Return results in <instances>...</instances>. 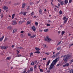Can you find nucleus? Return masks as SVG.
Instances as JSON below:
<instances>
[{"mask_svg":"<svg viewBox=\"0 0 73 73\" xmlns=\"http://www.w3.org/2000/svg\"><path fill=\"white\" fill-rule=\"evenodd\" d=\"M7 60H11V58L10 57H8L7 58Z\"/></svg>","mask_w":73,"mask_h":73,"instance_id":"nucleus-41","label":"nucleus"},{"mask_svg":"<svg viewBox=\"0 0 73 73\" xmlns=\"http://www.w3.org/2000/svg\"><path fill=\"white\" fill-rule=\"evenodd\" d=\"M32 29H33V31L35 32L36 30V27L35 26H33L32 27Z\"/></svg>","mask_w":73,"mask_h":73,"instance_id":"nucleus-7","label":"nucleus"},{"mask_svg":"<svg viewBox=\"0 0 73 73\" xmlns=\"http://www.w3.org/2000/svg\"><path fill=\"white\" fill-rule=\"evenodd\" d=\"M59 52H58L57 53H56L54 55L52 56V57H53V58H54L55 57H56L59 54Z\"/></svg>","mask_w":73,"mask_h":73,"instance_id":"nucleus-4","label":"nucleus"},{"mask_svg":"<svg viewBox=\"0 0 73 73\" xmlns=\"http://www.w3.org/2000/svg\"><path fill=\"white\" fill-rule=\"evenodd\" d=\"M17 54H19V53H20V51H19L18 50H17Z\"/></svg>","mask_w":73,"mask_h":73,"instance_id":"nucleus-50","label":"nucleus"},{"mask_svg":"<svg viewBox=\"0 0 73 73\" xmlns=\"http://www.w3.org/2000/svg\"><path fill=\"white\" fill-rule=\"evenodd\" d=\"M67 20H68V18H66V20L64 21V24H65V23H66V22L67 21Z\"/></svg>","mask_w":73,"mask_h":73,"instance_id":"nucleus-24","label":"nucleus"},{"mask_svg":"<svg viewBox=\"0 0 73 73\" xmlns=\"http://www.w3.org/2000/svg\"><path fill=\"white\" fill-rule=\"evenodd\" d=\"M27 72V69L26 68L25 69V70L23 71V73H25V72Z\"/></svg>","mask_w":73,"mask_h":73,"instance_id":"nucleus-27","label":"nucleus"},{"mask_svg":"<svg viewBox=\"0 0 73 73\" xmlns=\"http://www.w3.org/2000/svg\"><path fill=\"white\" fill-rule=\"evenodd\" d=\"M48 36H46L44 38V40L45 41H48Z\"/></svg>","mask_w":73,"mask_h":73,"instance_id":"nucleus-10","label":"nucleus"},{"mask_svg":"<svg viewBox=\"0 0 73 73\" xmlns=\"http://www.w3.org/2000/svg\"><path fill=\"white\" fill-rule=\"evenodd\" d=\"M68 3V0H64V5H66Z\"/></svg>","mask_w":73,"mask_h":73,"instance_id":"nucleus-8","label":"nucleus"},{"mask_svg":"<svg viewBox=\"0 0 73 73\" xmlns=\"http://www.w3.org/2000/svg\"><path fill=\"white\" fill-rule=\"evenodd\" d=\"M25 3H24L22 4V8H24L25 7Z\"/></svg>","mask_w":73,"mask_h":73,"instance_id":"nucleus-13","label":"nucleus"},{"mask_svg":"<svg viewBox=\"0 0 73 73\" xmlns=\"http://www.w3.org/2000/svg\"><path fill=\"white\" fill-rule=\"evenodd\" d=\"M19 5V4L18 3H14V5Z\"/></svg>","mask_w":73,"mask_h":73,"instance_id":"nucleus-37","label":"nucleus"},{"mask_svg":"<svg viewBox=\"0 0 73 73\" xmlns=\"http://www.w3.org/2000/svg\"><path fill=\"white\" fill-rule=\"evenodd\" d=\"M65 31H62L61 32V35L62 36H63L64 34L65 33Z\"/></svg>","mask_w":73,"mask_h":73,"instance_id":"nucleus-20","label":"nucleus"},{"mask_svg":"<svg viewBox=\"0 0 73 73\" xmlns=\"http://www.w3.org/2000/svg\"><path fill=\"white\" fill-rule=\"evenodd\" d=\"M28 36H31V34L29 33H28Z\"/></svg>","mask_w":73,"mask_h":73,"instance_id":"nucleus-45","label":"nucleus"},{"mask_svg":"<svg viewBox=\"0 0 73 73\" xmlns=\"http://www.w3.org/2000/svg\"><path fill=\"white\" fill-rule=\"evenodd\" d=\"M24 33V31H21V33Z\"/></svg>","mask_w":73,"mask_h":73,"instance_id":"nucleus-60","label":"nucleus"},{"mask_svg":"<svg viewBox=\"0 0 73 73\" xmlns=\"http://www.w3.org/2000/svg\"><path fill=\"white\" fill-rule=\"evenodd\" d=\"M35 50L37 51H39L40 50V49L38 47L35 48Z\"/></svg>","mask_w":73,"mask_h":73,"instance_id":"nucleus-17","label":"nucleus"},{"mask_svg":"<svg viewBox=\"0 0 73 73\" xmlns=\"http://www.w3.org/2000/svg\"><path fill=\"white\" fill-rule=\"evenodd\" d=\"M47 41H48V42L52 41V39H51V38H50L49 37H48Z\"/></svg>","mask_w":73,"mask_h":73,"instance_id":"nucleus-14","label":"nucleus"},{"mask_svg":"<svg viewBox=\"0 0 73 73\" xmlns=\"http://www.w3.org/2000/svg\"><path fill=\"white\" fill-rule=\"evenodd\" d=\"M60 65V64H57V65H56V66H59Z\"/></svg>","mask_w":73,"mask_h":73,"instance_id":"nucleus-64","label":"nucleus"},{"mask_svg":"<svg viewBox=\"0 0 73 73\" xmlns=\"http://www.w3.org/2000/svg\"><path fill=\"white\" fill-rule=\"evenodd\" d=\"M59 13H60V15H61L62 13V11L61 10H60L59 11Z\"/></svg>","mask_w":73,"mask_h":73,"instance_id":"nucleus-34","label":"nucleus"},{"mask_svg":"<svg viewBox=\"0 0 73 73\" xmlns=\"http://www.w3.org/2000/svg\"><path fill=\"white\" fill-rule=\"evenodd\" d=\"M29 7H30V6H28V7L27 8V10H28V9H29Z\"/></svg>","mask_w":73,"mask_h":73,"instance_id":"nucleus-53","label":"nucleus"},{"mask_svg":"<svg viewBox=\"0 0 73 73\" xmlns=\"http://www.w3.org/2000/svg\"><path fill=\"white\" fill-rule=\"evenodd\" d=\"M31 21H28L27 22V24L28 25V24H31Z\"/></svg>","mask_w":73,"mask_h":73,"instance_id":"nucleus-23","label":"nucleus"},{"mask_svg":"<svg viewBox=\"0 0 73 73\" xmlns=\"http://www.w3.org/2000/svg\"><path fill=\"white\" fill-rule=\"evenodd\" d=\"M35 53H37V54H40V51H36Z\"/></svg>","mask_w":73,"mask_h":73,"instance_id":"nucleus-29","label":"nucleus"},{"mask_svg":"<svg viewBox=\"0 0 73 73\" xmlns=\"http://www.w3.org/2000/svg\"><path fill=\"white\" fill-rule=\"evenodd\" d=\"M11 47H12V48H14V47H15V45H13L11 46Z\"/></svg>","mask_w":73,"mask_h":73,"instance_id":"nucleus-59","label":"nucleus"},{"mask_svg":"<svg viewBox=\"0 0 73 73\" xmlns=\"http://www.w3.org/2000/svg\"><path fill=\"white\" fill-rule=\"evenodd\" d=\"M66 19V17H63V20H65Z\"/></svg>","mask_w":73,"mask_h":73,"instance_id":"nucleus-44","label":"nucleus"},{"mask_svg":"<svg viewBox=\"0 0 73 73\" xmlns=\"http://www.w3.org/2000/svg\"><path fill=\"white\" fill-rule=\"evenodd\" d=\"M12 24L13 25H16V24H17L16 21L14 20L13 21V22L12 23Z\"/></svg>","mask_w":73,"mask_h":73,"instance_id":"nucleus-3","label":"nucleus"},{"mask_svg":"<svg viewBox=\"0 0 73 73\" xmlns=\"http://www.w3.org/2000/svg\"><path fill=\"white\" fill-rule=\"evenodd\" d=\"M73 62V60L72 59L70 61V64H72V62Z\"/></svg>","mask_w":73,"mask_h":73,"instance_id":"nucleus-35","label":"nucleus"},{"mask_svg":"<svg viewBox=\"0 0 73 73\" xmlns=\"http://www.w3.org/2000/svg\"><path fill=\"white\" fill-rule=\"evenodd\" d=\"M43 60L44 61H45V60H46V58H43Z\"/></svg>","mask_w":73,"mask_h":73,"instance_id":"nucleus-52","label":"nucleus"},{"mask_svg":"<svg viewBox=\"0 0 73 73\" xmlns=\"http://www.w3.org/2000/svg\"><path fill=\"white\" fill-rule=\"evenodd\" d=\"M34 15V13L33 12H32L31 14V16H33Z\"/></svg>","mask_w":73,"mask_h":73,"instance_id":"nucleus-43","label":"nucleus"},{"mask_svg":"<svg viewBox=\"0 0 73 73\" xmlns=\"http://www.w3.org/2000/svg\"><path fill=\"white\" fill-rule=\"evenodd\" d=\"M36 36V35H33V36H31L30 37V38H34V37H35Z\"/></svg>","mask_w":73,"mask_h":73,"instance_id":"nucleus-16","label":"nucleus"},{"mask_svg":"<svg viewBox=\"0 0 73 73\" xmlns=\"http://www.w3.org/2000/svg\"><path fill=\"white\" fill-rule=\"evenodd\" d=\"M31 65H33L35 64V62H32L31 63Z\"/></svg>","mask_w":73,"mask_h":73,"instance_id":"nucleus-42","label":"nucleus"},{"mask_svg":"<svg viewBox=\"0 0 73 73\" xmlns=\"http://www.w3.org/2000/svg\"><path fill=\"white\" fill-rule=\"evenodd\" d=\"M33 67H31L30 69V72H33Z\"/></svg>","mask_w":73,"mask_h":73,"instance_id":"nucleus-18","label":"nucleus"},{"mask_svg":"<svg viewBox=\"0 0 73 73\" xmlns=\"http://www.w3.org/2000/svg\"><path fill=\"white\" fill-rule=\"evenodd\" d=\"M15 14H13V15H12V19H14V17H15Z\"/></svg>","mask_w":73,"mask_h":73,"instance_id":"nucleus-22","label":"nucleus"},{"mask_svg":"<svg viewBox=\"0 0 73 73\" xmlns=\"http://www.w3.org/2000/svg\"><path fill=\"white\" fill-rule=\"evenodd\" d=\"M38 23L37 22L35 23V25H38Z\"/></svg>","mask_w":73,"mask_h":73,"instance_id":"nucleus-36","label":"nucleus"},{"mask_svg":"<svg viewBox=\"0 0 73 73\" xmlns=\"http://www.w3.org/2000/svg\"><path fill=\"white\" fill-rule=\"evenodd\" d=\"M23 14V16H25L26 15V14L27 13V12H21L20 13V14L21 15V14Z\"/></svg>","mask_w":73,"mask_h":73,"instance_id":"nucleus-5","label":"nucleus"},{"mask_svg":"<svg viewBox=\"0 0 73 73\" xmlns=\"http://www.w3.org/2000/svg\"><path fill=\"white\" fill-rule=\"evenodd\" d=\"M54 10L55 11H57V8H55L54 9Z\"/></svg>","mask_w":73,"mask_h":73,"instance_id":"nucleus-56","label":"nucleus"},{"mask_svg":"<svg viewBox=\"0 0 73 73\" xmlns=\"http://www.w3.org/2000/svg\"><path fill=\"white\" fill-rule=\"evenodd\" d=\"M72 0H69V3H72Z\"/></svg>","mask_w":73,"mask_h":73,"instance_id":"nucleus-46","label":"nucleus"},{"mask_svg":"<svg viewBox=\"0 0 73 73\" xmlns=\"http://www.w3.org/2000/svg\"><path fill=\"white\" fill-rule=\"evenodd\" d=\"M43 46V48H48V46L46 45L45 44H44Z\"/></svg>","mask_w":73,"mask_h":73,"instance_id":"nucleus-19","label":"nucleus"},{"mask_svg":"<svg viewBox=\"0 0 73 73\" xmlns=\"http://www.w3.org/2000/svg\"><path fill=\"white\" fill-rule=\"evenodd\" d=\"M37 68V65H35L34 66V69H36Z\"/></svg>","mask_w":73,"mask_h":73,"instance_id":"nucleus-38","label":"nucleus"},{"mask_svg":"<svg viewBox=\"0 0 73 73\" xmlns=\"http://www.w3.org/2000/svg\"><path fill=\"white\" fill-rule=\"evenodd\" d=\"M0 16H1V18H3V14L2 13L1 15H0Z\"/></svg>","mask_w":73,"mask_h":73,"instance_id":"nucleus-33","label":"nucleus"},{"mask_svg":"<svg viewBox=\"0 0 73 73\" xmlns=\"http://www.w3.org/2000/svg\"><path fill=\"white\" fill-rule=\"evenodd\" d=\"M21 54H19L18 55V57H21Z\"/></svg>","mask_w":73,"mask_h":73,"instance_id":"nucleus-55","label":"nucleus"},{"mask_svg":"<svg viewBox=\"0 0 73 73\" xmlns=\"http://www.w3.org/2000/svg\"><path fill=\"white\" fill-rule=\"evenodd\" d=\"M4 38V36H3L2 37H1L0 38V42L1 41L3 40V38Z\"/></svg>","mask_w":73,"mask_h":73,"instance_id":"nucleus-15","label":"nucleus"},{"mask_svg":"<svg viewBox=\"0 0 73 73\" xmlns=\"http://www.w3.org/2000/svg\"><path fill=\"white\" fill-rule=\"evenodd\" d=\"M61 42L62 41L61 40L58 43V44H57V45H60V44H61Z\"/></svg>","mask_w":73,"mask_h":73,"instance_id":"nucleus-32","label":"nucleus"},{"mask_svg":"<svg viewBox=\"0 0 73 73\" xmlns=\"http://www.w3.org/2000/svg\"><path fill=\"white\" fill-rule=\"evenodd\" d=\"M57 50H60V47H58V48H57Z\"/></svg>","mask_w":73,"mask_h":73,"instance_id":"nucleus-54","label":"nucleus"},{"mask_svg":"<svg viewBox=\"0 0 73 73\" xmlns=\"http://www.w3.org/2000/svg\"><path fill=\"white\" fill-rule=\"evenodd\" d=\"M49 30L48 29H46L44 30V32H48Z\"/></svg>","mask_w":73,"mask_h":73,"instance_id":"nucleus-31","label":"nucleus"},{"mask_svg":"<svg viewBox=\"0 0 73 73\" xmlns=\"http://www.w3.org/2000/svg\"><path fill=\"white\" fill-rule=\"evenodd\" d=\"M60 57H57L56 58V59L53 61L52 63L51 64L50 67V69H52L53 68L54 65L56 64V62H57V61H59V58Z\"/></svg>","mask_w":73,"mask_h":73,"instance_id":"nucleus-1","label":"nucleus"},{"mask_svg":"<svg viewBox=\"0 0 73 73\" xmlns=\"http://www.w3.org/2000/svg\"><path fill=\"white\" fill-rule=\"evenodd\" d=\"M61 1V0H58V2H59V3H60Z\"/></svg>","mask_w":73,"mask_h":73,"instance_id":"nucleus-57","label":"nucleus"},{"mask_svg":"<svg viewBox=\"0 0 73 73\" xmlns=\"http://www.w3.org/2000/svg\"><path fill=\"white\" fill-rule=\"evenodd\" d=\"M50 62V60H48V62H47V64H46V67L49 66V65Z\"/></svg>","mask_w":73,"mask_h":73,"instance_id":"nucleus-6","label":"nucleus"},{"mask_svg":"<svg viewBox=\"0 0 73 73\" xmlns=\"http://www.w3.org/2000/svg\"><path fill=\"white\" fill-rule=\"evenodd\" d=\"M1 49H5V46H1Z\"/></svg>","mask_w":73,"mask_h":73,"instance_id":"nucleus-26","label":"nucleus"},{"mask_svg":"<svg viewBox=\"0 0 73 73\" xmlns=\"http://www.w3.org/2000/svg\"><path fill=\"white\" fill-rule=\"evenodd\" d=\"M7 40H8V38H6L5 39V40H4V41L5 42V41H7Z\"/></svg>","mask_w":73,"mask_h":73,"instance_id":"nucleus-47","label":"nucleus"},{"mask_svg":"<svg viewBox=\"0 0 73 73\" xmlns=\"http://www.w3.org/2000/svg\"><path fill=\"white\" fill-rule=\"evenodd\" d=\"M47 26H48V27H49L50 26V24H47L46 25Z\"/></svg>","mask_w":73,"mask_h":73,"instance_id":"nucleus-51","label":"nucleus"},{"mask_svg":"<svg viewBox=\"0 0 73 73\" xmlns=\"http://www.w3.org/2000/svg\"><path fill=\"white\" fill-rule=\"evenodd\" d=\"M39 12L40 13V14H41V13H42V11H41V10H40L39 11Z\"/></svg>","mask_w":73,"mask_h":73,"instance_id":"nucleus-48","label":"nucleus"},{"mask_svg":"<svg viewBox=\"0 0 73 73\" xmlns=\"http://www.w3.org/2000/svg\"><path fill=\"white\" fill-rule=\"evenodd\" d=\"M33 54L32 52H31L30 53V57H32V56H33Z\"/></svg>","mask_w":73,"mask_h":73,"instance_id":"nucleus-28","label":"nucleus"},{"mask_svg":"<svg viewBox=\"0 0 73 73\" xmlns=\"http://www.w3.org/2000/svg\"><path fill=\"white\" fill-rule=\"evenodd\" d=\"M17 31V29H14L13 31V33H16Z\"/></svg>","mask_w":73,"mask_h":73,"instance_id":"nucleus-12","label":"nucleus"},{"mask_svg":"<svg viewBox=\"0 0 73 73\" xmlns=\"http://www.w3.org/2000/svg\"><path fill=\"white\" fill-rule=\"evenodd\" d=\"M7 28L8 29H9V30H11V29H12V27L11 26H9L7 27Z\"/></svg>","mask_w":73,"mask_h":73,"instance_id":"nucleus-11","label":"nucleus"},{"mask_svg":"<svg viewBox=\"0 0 73 73\" xmlns=\"http://www.w3.org/2000/svg\"><path fill=\"white\" fill-rule=\"evenodd\" d=\"M8 48V46H5V49H7Z\"/></svg>","mask_w":73,"mask_h":73,"instance_id":"nucleus-49","label":"nucleus"},{"mask_svg":"<svg viewBox=\"0 0 73 73\" xmlns=\"http://www.w3.org/2000/svg\"><path fill=\"white\" fill-rule=\"evenodd\" d=\"M69 64L67 63L65 64V65H63V67H65V66H69Z\"/></svg>","mask_w":73,"mask_h":73,"instance_id":"nucleus-9","label":"nucleus"},{"mask_svg":"<svg viewBox=\"0 0 73 73\" xmlns=\"http://www.w3.org/2000/svg\"><path fill=\"white\" fill-rule=\"evenodd\" d=\"M40 71L41 72H43V70H42V69H40Z\"/></svg>","mask_w":73,"mask_h":73,"instance_id":"nucleus-39","label":"nucleus"},{"mask_svg":"<svg viewBox=\"0 0 73 73\" xmlns=\"http://www.w3.org/2000/svg\"><path fill=\"white\" fill-rule=\"evenodd\" d=\"M46 54H47V55H49V53L48 52H47L46 53Z\"/></svg>","mask_w":73,"mask_h":73,"instance_id":"nucleus-58","label":"nucleus"},{"mask_svg":"<svg viewBox=\"0 0 73 73\" xmlns=\"http://www.w3.org/2000/svg\"><path fill=\"white\" fill-rule=\"evenodd\" d=\"M8 9V7L6 6H4L3 7V9H4V10H6V9Z\"/></svg>","mask_w":73,"mask_h":73,"instance_id":"nucleus-21","label":"nucleus"},{"mask_svg":"<svg viewBox=\"0 0 73 73\" xmlns=\"http://www.w3.org/2000/svg\"><path fill=\"white\" fill-rule=\"evenodd\" d=\"M64 2L63 1H62L61 2H60L61 5H64Z\"/></svg>","mask_w":73,"mask_h":73,"instance_id":"nucleus-25","label":"nucleus"},{"mask_svg":"<svg viewBox=\"0 0 73 73\" xmlns=\"http://www.w3.org/2000/svg\"><path fill=\"white\" fill-rule=\"evenodd\" d=\"M72 45H73V43L70 44V46H72Z\"/></svg>","mask_w":73,"mask_h":73,"instance_id":"nucleus-61","label":"nucleus"},{"mask_svg":"<svg viewBox=\"0 0 73 73\" xmlns=\"http://www.w3.org/2000/svg\"><path fill=\"white\" fill-rule=\"evenodd\" d=\"M18 48L19 49H23V47H21V46L19 47Z\"/></svg>","mask_w":73,"mask_h":73,"instance_id":"nucleus-40","label":"nucleus"},{"mask_svg":"<svg viewBox=\"0 0 73 73\" xmlns=\"http://www.w3.org/2000/svg\"><path fill=\"white\" fill-rule=\"evenodd\" d=\"M42 32V30H39V32L41 33V32Z\"/></svg>","mask_w":73,"mask_h":73,"instance_id":"nucleus-63","label":"nucleus"},{"mask_svg":"<svg viewBox=\"0 0 73 73\" xmlns=\"http://www.w3.org/2000/svg\"><path fill=\"white\" fill-rule=\"evenodd\" d=\"M70 57V55H67L66 58H64V60L65 61H67L68 59V58H69V57Z\"/></svg>","mask_w":73,"mask_h":73,"instance_id":"nucleus-2","label":"nucleus"},{"mask_svg":"<svg viewBox=\"0 0 73 73\" xmlns=\"http://www.w3.org/2000/svg\"><path fill=\"white\" fill-rule=\"evenodd\" d=\"M73 70L72 69H71L70 71V73H73Z\"/></svg>","mask_w":73,"mask_h":73,"instance_id":"nucleus-30","label":"nucleus"},{"mask_svg":"<svg viewBox=\"0 0 73 73\" xmlns=\"http://www.w3.org/2000/svg\"><path fill=\"white\" fill-rule=\"evenodd\" d=\"M58 7H60V3H58Z\"/></svg>","mask_w":73,"mask_h":73,"instance_id":"nucleus-62","label":"nucleus"}]
</instances>
